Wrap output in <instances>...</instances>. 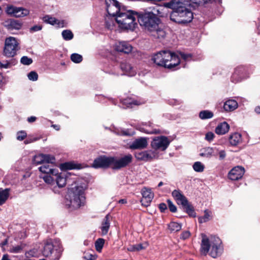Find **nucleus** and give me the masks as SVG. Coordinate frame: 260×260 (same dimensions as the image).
<instances>
[{
    "mask_svg": "<svg viewBox=\"0 0 260 260\" xmlns=\"http://www.w3.org/2000/svg\"><path fill=\"white\" fill-rule=\"evenodd\" d=\"M107 11L110 15L115 16V21L119 27L123 29L134 30L137 25L139 12L133 10L125 11L120 8L118 1L106 0Z\"/></svg>",
    "mask_w": 260,
    "mask_h": 260,
    "instance_id": "obj_1",
    "label": "nucleus"
},
{
    "mask_svg": "<svg viewBox=\"0 0 260 260\" xmlns=\"http://www.w3.org/2000/svg\"><path fill=\"white\" fill-rule=\"evenodd\" d=\"M180 57L187 61L191 58V55L182 52H179L178 55H176L170 51L164 50L155 54L152 57V60L157 66L173 69L179 64Z\"/></svg>",
    "mask_w": 260,
    "mask_h": 260,
    "instance_id": "obj_2",
    "label": "nucleus"
},
{
    "mask_svg": "<svg viewBox=\"0 0 260 260\" xmlns=\"http://www.w3.org/2000/svg\"><path fill=\"white\" fill-rule=\"evenodd\" d=\"M166 6L173 10L170 16L172 21L179 24H186L192 20V12L183 3L172 1L167 3Z\"/></svg>",
    "mask_w": 260,
    "mask_h": 260,
    "instance_id": "obj_3",
    "label": "nucleus"
},
{
    "mask_svg": "<svg viewBox=\"0 0 260 260\" xmlns=\"http://www.w3.org/2000/svg\"><path fill=\"white\" fill-rule=\"evenodd\" d=\"M85 186L77 182L71 185L66 198V205L71 210H75L84 205L85 197L84 195Z\"/></svg>",
    "mask_w": 260,
    "mask_h": 260,
    "instance_id": "obj_4",
    "label": "nucleus"
},
{
    "mask_svg": "<svg viewBox=\"0 0 260 260\" xmlns=\"http://www.w3.org/2000/svg\"><path fill=\"white\" fill-rule=\"evenodd\" d=\"M223 251L221 241L218 238H214L211 240L205 235H202L201 243V252L206 255L208 252L213 258H216L221 255Z\"/></svg>",
    "mask_w": 260,
    "mask_h": 260,
    "instance_id": "obj_5",
    "label": "nucleus"
},
{
    "mask_svg": "<svg viewBox=\"0 0 260 260\" xmlns=\"http://www.w3.org/2000/svg\"><path fill=\"white\" fill-rule=\"evenodd\" d=\"M138 21L141 26L149 31L156 29L160 23V19L151 12H139Z\"/></svg>",
    "mask_w": 260,
    "mask_h": 260,
    "instance_id": "obj_6",
    "label": "nucleus"
},
{
    "mask_svg": "<svg viewBox=\"0 0 260 260\" xmlns=\"http://www.w3.org/2000/svg\"><path fill=\"white\" fill-rule=\"evenodd\" d=\"M172 196L178 205H181L186 212L192 217L196 216V213L192 206L189 203L186 197L179 189H175L172 192Z\"/></svg>",
    "mask_w": 260,
    "mask_h": 260,
    "instance_id": "obj_7",
    "label": "nucleus"
},
{
    "mask_svg": "<svg viewBox=\"0 0 260 260\" xmlns=\"http://www.w3.org/2000/svg\"><path fill=\"white\" fill-rule=\"evenodd\" d=\"M19 49V43L15 38L10 37L6 39L3 49L4 56L7 57H13L16 55Z\"/></svg>",
    "mask_w": 260,
    "mask_h": 260,
    "instance_id": "obj_8",
    "label": "nucleus"
},
{
    "mask_svg": "<svg viewBox=\"0 0 260 260\" xmlns=\"http://www.w3.org/2000/svg\"><path fill=\"white\" fill-rule=\"evenodd\" d=\"M170 141L166 136L155 137L153 138L151 145L155 150H165L170 144Z\"/></svg>",
    "mask_w": 260,
    "mask_h": 260,
    "instance_id": "obj_9",
    "label": "nucleus"
},
{
    "mask_svg": "<svg viewBox=\"0 0 260 260\" xmlns=\"http://www.w3.org/2000/svg\"><path fill=\"white\" fill-rule=\"evenodd\" d=\"M113 161L114 157L101 156L94 159L92 166L94 168H106L113 166Z\"/></svg>",
    "mask_w": 260,
    "mask_h": 260,
    "instance_id": "obj_10",
    "label": "nucleus"
},
{
    "mask_svg": "<svg viewBox=\"0 0 260 260\" xmlns=\"http://www.w3.org/2000/svg\"><path fill=\"white\" fill-rule=\"evenodd\" d=\"M142 198L140 202L142 206L148 207L150 205L152 199L154 198V193L151 188L144 187L141 191Z\"/></svg>",
    "mask_w": 260,
    "mask_h": 260,
    "instance_id": "obj_11",
    "label": "nucleus"
},
{
    "mask_svg": "<svg viewBox=\"0 0 260 260\" xmlns=\"http://www.w3.org/2000/svg\"><path fill=\"white\" fill-rule=\"evenodd\" d=\"M132 159L133 156L129 154L126 155L118 159H115L114 158L113 166H112V167L113 169H119L120 168H124L132 162Z\"/></svg>",
    "mask_w": 260,
    "mask_h": 260,
    "instance_id": "obj_12",
    "label": "nucleus"
},
{
    "mask_svg": "<svg viewBox=\"0 0 260 260\" xmlns=\"http://www.w3.org/2000/svg\"><path fill=\"white\" fill-rule=\"evenodd\" d=\"M245 172L244 168L237 166L233 168L229 173V178L232 180H238L242 178Z\"/></svg>",
    "mask_w": 260,
    "mask_h": 260,
    "instance_id": "obj_13",
    "label": "nucleus"
},
{
    "mask_svg": "<svg viewBox=\"0 0 260 260\" xmlns=\"http://www.w3.org/2000/svg\"><path fill=\"white\" fill-rule=\"evenodd\" d=\"M54 161V156L50 154H39L36 155L33 158V162L35 165H43L46 161L53 162Z\"/></svg>",
    "mask_w": 260,
    "mask_h": 260,
    "instance_id": "obj_14",
    "label": "nucleus"
},
{
    "mask_svg": "<svg viewBox=\"0 0 260 260\" xmlns=\"http://www.w3.org/2000/svg\"><path fill=\"white\" fill-rule=\"evenodd\" d=\"M43 20L46 23L56 26L57 27H63L67 26V22L63 20H58L49 15H46L43 18Z\"/></svg>",
    "mask_w": 260,
    "mask_h": 260,
    "instance_id": "obj_15",
    "label": "nucleus"
},
{
    "mask_svg": "<svg viewBox=\"0 0 260 260\" xmlns=\"http://www.w3.org/2000/svg\"><path fill=\"white\" fill-rule=\"evenodd\" d=\"M147 145V138L141 137L134 140L129 145V148L132 149H142L145 148Z\"/></svg>",
    "mask_w": 260,
    "mask_h": 260,
    "instance_id": "obj_16",
    "label": "nucleus"
},
{
    "mask_svg": "<svg viewBox=\"0 0 260 260\" xmlns=\"http://www.w3.org/2000/svg\"><path fill=\"white\" fill-rule=\"evenodd\" d=\"M53 162L46 161L39 168V170L43 173L46 174L54 175L57 174V169L54 168L52 165Z\"/></svg>",
    "mask_w": 260,
    "mask_h": 260,
    "instance_id": "obj_17",
    "label": "nucleus"
},
{
    "mask_svg": "<svg viewBox=\"0 0 260 260\" xmlns=\"http://www.w3.org/2000/svg\"><path fill=\"white\" fill-rule=\"evenodd\" d=\"M54 244H56L59 246L60 244L59 241L55 240L54 243H53L51 240L46 241L44 245L43 251V254L44 256L48 257L52 254L53 248L55 246Z\"/></svg>",
    "mask_w": 260,
    "mask_h": 260,
    "instance_id": "obj_18",
    "label": "nucleus"
},
{
    "mask_svg": "<svg viewBox=\"0 0 260 260\" xmlns=\"http://www.w3.org/2000/svg\"><path fill=\"white\" fill-rule=\"evenodd\" d=\"M54 175L55 177V186H57L58 188H62L64 187L67 183H69L70 179L67 178L64 174L58 173L57 171V174Z\"/></svg>",
    "mask_w": 260,
    "mask_h": 260,
    "instance_id": "obj_19",
    "label": "nucleus"
},
{
    "mask_svg": "<svg viewBox=\"0 0 260 260\" xmlns=\"http://www.w3.org/2000/svg\"><path fill=\"white\" fill-rule=\"evenodd\" d=\"M114 47L117 51L126 54L130 53L132 50V46L129 43L125 42L116 43Z\"/></svg>",
    "mask_w": 260,
    "mask_h": 260,
    "instance_id": "obj_20",
    "label": "nucleus"
},
{
    "mask_svg": "<svg viewBox=\"0 0 260 260\" xmlns=\"http://www.w3.org/2000/svg\"><path fill=\"white\" fill-rule=\"evenodd\" d=\"M4 26L9 30H18L21 28L22 24L18 20L9 19L4 22Z\"/></svg>",
    "mask_w": 260,
    "mask_h": 260,
    "instance_id": "obj_21",
    "label": "nucleus"
},
{
    "mask_svg": "<svg viewBox=\"0 0 260 260\" xmlns=\"http://www.w3.org/2000/svg\"><path fill=\"white\" fill-rule=\"evenodd\" d=\"M121 70L129 76H134L136 74V71L130 64L123 62L120 64Z\"/></svg>",
    "mask_w": 260,
    "mask_h": 260,
    "instance_id": "obj_22",
    "label": "nucleus"
},
{
    "mask_svg": "<svg viewBox=\"0 0 260 260\" xmlns=\"http://www.w3.org/2000/svg\"><path fill=\"white\" fill-rule=\"evenodd\" d=\"M217 151V147H206L203 149V151L200 153V155L202 157L210 158L213 156H216Z\"/></svg>",
    "mask_w": 260,
    "mask_h": 260,
    "instance_id": "obj_23",
    "label": "nucleus"
},
{
    "mask_svg": "<svg viewBox=\"0 0 260 260\" xmlns=\"http://www.w3.org/2000/svg\"><path fill=\"white\" fill-rule=\"evenodd\" d=\"M230 129V126L226 122L219 123L215 128V133L217 135H224L228 133Z\"/></svg>",
    "mask_w": 260,
    "mask_h": 260,
    "instance_id": "obj_24",
    "label": "nucleus"
},
{
    "mask_svg": "<svg viewBox=\"0 0 260 260\" xmlns=\"http://www.w3.org/2000/svg\"><path fill=\"white\" fill-rule=\"evenodd\" d=\"M111 219V216L109 214H107L104 218L101 226L102 234H107L110 228Z\"/></svg>",
    "mask_w": 260,
    "mask_h": 260,
    "instance_id": "obj_25",
    "label": "nucleus"
},
{
    "mask_svg": "<svg viewBox=\"0 0 260 260\" xmlns=\"http://www.w3.org/2000/svg\"><path fill=\"white\" fill-rule=\"evenodd\" d=\"M229 142L232 146H237L242 142L241 135L238 133L232 134L229 137Z\"/></svg>",
    "mask_w": 260,
    "mask_h": 260,
    "instance_id": "obj_26",
    "label": "nucleus"
},
{
    "mask_svg": "<svg viewBox=\"0 0 260 260\" xmlns=\"http://www.w3.org/2000/svg\"><path fill=\"white\" fill-rule=\"evenodd\" d=\"M238 103L234 100L226 101L223 105V108L226 111H232L238 107Z\"/></svg>",
    "mask_w": 260,
    "mask_h": 260,
    "instance_id": "obj_27",
    "label": "nucleus"
},
{
    "mask_svg": "<svg viewBox=\"0 0 260 260\" xmlns=\"http://www.w3.org/2000/svg\"><path fill=\"white\" fill-rule=\"evenodd\" d=\"M44 181L47 184L50 185L53 191L56 193L58 190L56 189V186H55V177L54 175L52 176L46 175L43 177Z\"/></svg>",
    "mask_w": 260,
    "mask_h": 260,
    "instance_id": "obj_28",
    "label": "nucleus"
},
{
    "mask_svg": "<svg viewBox=\"0 0 260 260\" xmlns=\"http://www.w3.org/2000/svg\"><path fill=\"white\" fill-rule=\"evenodd\" d=\"M10 188H0V205L5 203L10 196Z\"/></svg>",
    "mask_w": 260,
    "mask_h": 260,
    "instance_id": "obj_29",
    "label": "nucleus"
},
{
    "mask_svg": "<svg viewBox=\"0 0 260 260\" xmlns=\"http://www.w3.org/2000/svg\"><path fill=\"white\" fill-rule=\"evenodd\" d=\"M189 1L199 6L209 4H220L221 2V0H189Z\"/></svg>",
    "mask_w": 260,
    "mask_h": 260,
    "instance_id": "obj_30",
    "label": "nucleus"
},
{
    "mask_svg": "<svg viewBox=\"0 0 260 260\" xmlns=\"http://www.w3.org/2000/svg\"><path fill=\"white\" fill-rule=\"evenodd\" d=\"M151 33V35L155 38L157 39H162L166 36L165 31L159 27V25H157V27L155 30L150 31Z\"/></svg>",
    "mask_w": 260,
    "mask_h": 260,
    "instance_id": "obj_31",
    "label": "nucleus"
},
{
    "mask_svg": "<svg viewBox=\"0 0 260 260\" xmlns=\"http://www.w3.org/2000/svg\"><path fill=\"white\" fill-rule=\"evenodd\" d=\"M108 16H107L105 17V23L106 25V27L108 29H112L113 27L115 25V23H116L115 18L116 17V15L115 16L110 15L108 14Z\"/></svg>",
    "mask_w": 260,
    "mask_h": 260,
    "instance_id": "obj_32",
    "label": "nucleus"
},
{
    "mask_svg": "<svg viewBox=\"0 0 260 260\" xmlns=\"http://www.w3.org/2000/svg\"><path fill=\"white\" fill-rule=\"evenodd\" d=\"M169 230L172 233H175L179 231L182 228V225L180 223L172 221L168 225Z\"/></svg>",
    "mask_w": 260,
    "mask_h": 260,
    "instance_id": "obj_33",
    "label": "nucleus"
},
{
    "mask_svg": "<svg viewBox=\"0 0 260 260\" xmlns=\"http://www.w3.org/2000/svg\"><path fill=\"white\" fill-rule=\"evenodd\" d=\"M29 14V11L27 9L22 7H18L17 10L14 14V17H22L27 16Z\"/></svg>",
    "mask_w": 260,
    "mask_h": 260,
    "instance_id": "obj_34",
    "label": "nucleus"
},
{
    "mask_svg": "<svg viewBox=\"0 0 260 260\" xmlns=\"http://www.w3.org/2000/svg\"><path fill=\"white\" fill-rule=\"evenodd\" d=\"M63 39L66 41L71 40L74 37V34L71 30L69 29L64 30L61 33Z\"/></svg>",
    "mask_w": 260,
    "mask_h": 260,
    "instance_id": "obj_35",
    "label": "nucleus"
},
{
    "mask_svg": "<svg viewBox=\"0 0 260 260\" xmlns=\"http://www.w3.org/2000/svg\"><path fill=\"white\" fill-rule=\"evenodd\" d=\"M213 113L208 110H204L201 111L199 114V117L202 119L211 118L212 117H213Z\"/></svg>",
    "mask_w": 260,
    "mask_h": 260,
    "instance_id": "obj_36",
    "label": "nucleus"
},
{
    "mask_svg": "<svg viewBox=\"0 0 260 260\" xmlns=\"http://www.w3.org/2000/svg\"><path fill=\"white\" fill-rule=\"evenodd\" d=\"M147 151L136 152L135 157L138 160L148 161Z\"/></svg>",
    "mask_w": 260,
    "mask_h": 260,
    "instance_id": "obj_37",
    "label": "nucleus"
},
{
    "mask_svg": "<svg viewBox=\"0 0 260 260\" xmlns=\"http://www.w3.org/2000/svg\"><path fill=\"white\" fill-rule=\"evenodd\" d=\"M123 103L126 105L127 107H132L133 105H140L142 104V102L139 101L132 100L131 99H125L123 101Z\"/></svg>",
    "mask_w": 260,
    "mask_h": 260,
    "instance_id": "obj_38",
    "label": "nucleus"
},
{
    "mask_svg": "<svg viewBox=\"0 0 260 260\" xmlns=\"http://www.w3.org/2000/svg\"><path fill=\"white\" fill-rule=\"evenodd\" d=\"M192 167L194 171L197 172H202L204 171L205 169L204 165L200 161L195 162L193 164Z\"/></svg>",
    "mask_w": 260,
    "mask_h": 260,
    "instance_id": "obj_39",
    "label": "nucleus"
},
{
    "mask_svg": "<svg viewBox=\"0 0 260 260\" xmlns=\"http://www.w3.org/2000/svg\"><path fill=\"white\" fill-rule=\"evenodd\" d=\"M146 248L142 244H138L136 245H130L127 248L128 251H139L142 249H144Z\"/></svg>",
    "mask_w": 260,
    "mask_h": 260,
    "instance_id": "obj_40",
    "label": "nucleus"
},
{
    "mask_svg": "<svg viewBox=\"0 0 260 260\" xmlns=\"http://www.w3.org/2000/svg\"><path fill=\"white\" fill-rule=\"evenodd\" d=\"M18 7L12 6L9 5L7 7L6 9V12L8 15L14 16V14L16 13V10H17Z\"/></svg>",
    "mask_w": 260,
    "mask_h": 260,
    "instance_id": "obj_41",
    "label": "nucleus"
},
{
    "mask_svg": "<svg viewBox=\"0 0 260 260\" xmlns=\"http://www.w3.org/2000/svg\"><path fill=\"white\" fill-rule=\"evenodd\" d=\"M71 59L73 62L78 63L82 61V56L78 53H73L71 55Z\"/></svg>",
    "mask_w": 260,
    "mask_h": 260,
    "instance_id": "obj_42",
    "label": "nucleus"
},
{
    "mask_svg": "<svg viewBox=\"0 0 260 260\" xmlns=\"http://www.w3.org/2000/svg\"><path fill=\"white\" fill-rule=\"evenodd\" d=\"M77 168L76 165L72 162H65L61 165V169L62 170H71Z\"/></svg>",
    "mask_w": 260,
    "mask_h": 260,
    "instance_id": "obj_43",
    "label": "nucleus"
},
{
    "mask_svg": "<svg viewBox=\"0 0 260 260\" xmlns=\"http://www.w3.org/2000/svg\"><path fill=\"white\" fill-rule=\"evenodd\" d=\"M210 215L208 211L207 210H205L204 212V215L199 218V222L200 223L207 222L210 220Z\"/></svg>",
    "mask_w": 260,
    "mask_h": 260,
    "instance_id": "obj_44",
    "label": "nucleus"
},
{
    "mask_svg": "<svg viewBox=\"0 0 260 260\" xmlns=\"http://www.w3.org/2000/svg\"><path fill=\"white\" fill-rule=\"evenodd\" d=\"M104 240L103 239L99 238L98 239L95 243V246L96 250L99 251L101 252L102 250V249L104 246Z\"/></svg>",
    "mask_w": 260,
    "mask_h": 260,
    "instance_id": "obj_45",
    "label": "nucleus"
},
{
    "mask_svg": "<svg viewBox=\"0 0 260 260\" xmlns=\"http://www.w3.org/2000/svg\"><path fill=\"white\" fill-rule=\"evenodd\" d=\"M219 155V158L220 160H223L226 157V153L224 150L220 149L219 147H217V151L216 152V156Z\"/></svg>",
    "mask_w": 260,
    "mask_h": 260,
    "instance_id": "obj_46",
    "label": "nucleus"
},
{
    "mask_svg": "<svg viewBox=\"0 0 260 260\" xmlns=\"http://www.w3.org/2000/svg\"><path fill=\"white\" fill-rule=\"evenodd\" d=\"M20 62L24 65H30L32 62V59L26 56H23L20 59Z\"/></svg>",
    "mask_w": 260,
    "mask_h": 260,
    "instance_id": "obj_47",
    "label": "nucleus"
},
{
    "mask_svg": "<svg viewBox=\"0 0 260 260\" xmlns=\"http://www.w3.org/2000/svg\"><path fill=\"white\" fill-rule=\"evenodd\" d=\"M148 161L153 159L157 158L158 157L157 153L155 151L149 150L147 151Z\"/></svg>",
    "mask_w": 260,
    "mask_h": 260,
    "instance_id": "obj_48",
    "label": "nucleus"
},
{
    "mask_svg": "<svg viewBox=\"0 0 260 260\" xmlns=\"http://www.w3.org/2000/svg\"><path fill=\"white\" fill-rule=\"evenodd\" d=\"M28 78L31 81H37L38 78V74L35 71H31L27 75Z\"/></svg>",
    "mask_w": 260,
    "mask_h": 260,
    "instance_id": "obj_49",
    "label": "nucleus"
},
{
    "mask_svg": "<svg viewBox=\"0 0 260 260\" xmlns=\"http://www.w3.org/2000/svg\"><path fill=\"white\" fill-rule=\"evenodd\" d=\"M11 67V63L9 61L5 60L3 62L0 61V69H9Z\"/></svg>",
    "mask_w": 260,
    "mask_h": 260,
    "instance_id": "obj_50",
    "label": "nucleus"
},
{
    "mask_svg": "<svg viewBox=\"0 0 260 260\" xmlns=\"http://www.w3.org/2000/svg\"><path fill=\"white\" fill-rule=\"evenodd\" d=\"M26 137V133L24 131H20L17 134V139L19 141L23 140Z\"/></svg>",
    "mask_w": 260,
    "mask_h": 260,
    "instance_id": "obj_51",
    "label": "nucleus"
},
{
    "mask_svg": "<svg viewBox=\"0 0 260 260\" xmlns=\"http://www.w3.org/2000/svg\"><path fill=\"white\" fill-rule=\"evenodd\" d=\"M167 202L168 204V206H169V208L170 210L172 212H174V213L176 212L177 211V208H176V206L170 200H168L167 201Z\"/></svg>",
    "mask_w": 260,
    "mask_h": 260,
    "instance_id": "obj_52",
    "label": "nucleus"
},
{
    "mask_svg": "<svg viewBox=\"0 0 260 260\" xmlns=\"http://www.w3.org/2000/svg\"><path fill=\"white\" fill-rule=\"evenodd\" d=\"M190 236V233L188 231H185L182 233L180 236V238L183 240L188 239Z\"/></svg>",
    "mask_w": 260,
    "mask_h": 260,
    "instance_id": "obj_53",
    "label": "nucleus"
},
{
    "mask_svg": "<svg viewBox=\"0 0 260 260\" xmlns=\"http://www.w3.org/2000/svg\"><path fill=\"white\" fill-rule=\"evenodd\" d=\"M214 134L212 132H208L205 136V139L208 141L213 140Z\"/></svg>",
    "mask_w": 260,
    "mask_h": 260,
    "instance_id": "obj_54",
    "label": "nucleus"
},
{
    "mask_svg": "<svg viewBox=\"0 0 260 260\" xmlns=\"http://www.w3.org/2000/svg\"><path fill=\"white\" fill-rule=\"evenodd\" d=\"M42 28V25H36L33 26L32 27H31L30 28V31L31 32L37 31L41 30Z\"/></svg>",
    "mask_w": 260,
    "mask_h": 260,
    "instance_id": "obj_55",
    "label": "nucleus"
},
{
    "mask_svg": "<svg viewBox=\"0 0 260 260\" xmlns=\"http://www.w3.org/2000/svg\"><path fill=\"white\" fill-rule=\"evenodd\" d=\"M113 132L114 133L116 134L117 135H126V134L125 133H124V132L120 131L118 128H116L115 127H114Z\"/></svg>",
    "mask_w": 260,
    "mask_h": 260,
    "instance_id": "obj_56",
    "label": "nucleus"
},
{
    "mask_svg": "<svg viewBox=\"0 0 260 260\" xmlns=\"http://www.w3.org/2000/svg\"><path fill=\"white\" fill-rule=\"evenodd\" d=\"M167 208V205L165 203H160L159 205V209L161 212H165Z\"/></svg>",
    "mask_w": 260,
    "mask_h": 260,
    "instance_id": "obj_57",
    "label": "nucleus"
},
{
    "mask_svg": "<svg viewBox=\"0 0 260 260\" xmlns=\"http://www.w3.org/2000/svg\"><path fill=\"white\" fill-rule=\"evenodd\" d=\"M244 71V69L243 67H239L237 68V69L235 71L233 76L234 77L236 74H237V75H239L241 72H243Z\"/></svg>",
    "mask_w": 260,
    "mask_h": 260,
    "instance_id": "obj_58",
    "label": "nucleus"
},
{
    "mask_svg": "<svg viewBox=\"0 0 260 260\" xmlns=\"http://www.w3.org/2000/svg\"><path fill=\"white\" fill-rule=\"evenodd\" d=\"M144 132L147 134H158L159 133V131L157 129H152V130H145Z\"/></svg>",
    "mask_w": 260,
    "mask_h": 260,
    "instance_id": "obj_59",
    "label": "nucleus"
},
{
    "mask_svg": "<svg viewBox=\"0 0 260 260\" xmlns=\"http://www.w3.org/2000/svg\"><path fill=\"white\" fill-rule=\"evenodd\" d=\"M6 83V80L2 74H0V86H3Z\"/></svg>",
    "mask_w": 260,
    "mask_h": 260,
    "instance_id": "obj_60",
    "label": "nucleus"
},
{
    "mask_svg": "<svg viewBox=\"0 0 260 260\" xmlns=\"http://www.w3.org/2000/svg\"><path fill=\"white\" fill-rule=\"evenodd\" d=\"M21 248L19 246H17L13 248V251L16 253L19 252L21 250Z\"/></svg>",
    "mask_w": 260,
    "mask_h": 260,
    "instance_id": "obj_61",
    "label": "nucleus"
},
{
    "mask_svg": "<svg viewBox=\"0 0 260 260\" xmlns=\"http://www.w3.org/2000/svg\"><path fill=\"white\" fill-rule=\"evenodd\" d=\"M36 119V117L35 116H31L30 117H28L27 119V120L29 122H34Z\"/></svg>",
    "mask_w": 260,
    "mask_h": 260,
    "instance_id": "obj_62",
    "label": "nucleus"
},
{
    "mask_svg": "<svg viewBox=\"0 0 260 260\" xmlns=\"http://www.w3.org/2000/svg\"><path fill=\"white\" fill-rule=\"evenodd\" d=\"M255 111L256 112V113L260 114V107H256L255 109Z\"/></svg>",
    "mask_w": 260,
    "mask_h": 260,
    "instance_id": "obj_63",
    "label": "nucleus"
},
{
    "mask_svg": "<svg viewBox=\"0 0 260 260\" xmlns=\"http://www.w3.org/2000/svg\"><path fill=\"white\" fill-rule=\"evenodd\" d=\"M1 260H9L8 255H4Z\"/></svg>",
    "mask_w": 260,
    "mask_h": 260,
    "instance_id": "obj_64",
    "label": "nucleus"
}]
</instances>
